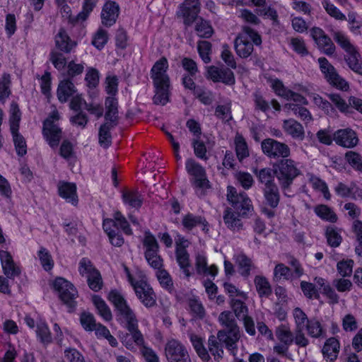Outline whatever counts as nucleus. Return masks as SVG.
Instances as JSON below:
<instances>
[{
    "label": "nucleus",
    "instance_id": "obj_1",
    "mask_svg": "<svg viewBox=\"0 0 362 362\" xmlns=\"http://www.w3.org/2000/svg\"><path fill=\"white\" fill-rule=\"evenodd\" d=\"M108 300L115 307L116 320L127 329V335L132 339H143V335L138 328L136 315L124 298L119 292L111 291Z\"/></svg>",
    "mask_w": 362,
    "mask_h": 362
},
{
    "label": "nucleus",
    "instance_id": "obj_2",
    "mask_svg": "<svg viewBox=\"0 0 362 362\" xmlns=\"http://www.w3.org/2000/svg\"><path fill=\"white\" fill-rule=\"evenodd\" d=\"M201 4L199 0H185L180 6L178 13L183 18L185 25L189 26L194 21L195 31L202 38H209L214 33L210 23L202 18H198Z\"/></svg>",
    "mask_w": 362,
    "mask_h": 362
},
{
    "label": "nucleus",
    "instance_id": "obj_3",
    "mask_svg": "<svg viewBox=\"0 0 362 362\" xmlns=\"http://www.w3.org/2000/svg\"><path fill=\"white\" fill-rule=\"evenodd\" d=\"M168 59L163 57L155 62L151 69V78L153 80L156 94L153 102L157 105H165L169 101L170 78L167 74Z\"/></svg>",
    "mask_w": 362,
    "mask_h": 362
},
{
    "label": "nucleus",
    "instance_id": "obj_4",
    "mask_svg": "<svg viewBox=\"0 0 362 362\" xmlns=\"http://www.w3.org/2000/svg\"><path fill=\"white\" fill-rule=\"evenodd\" d=\"M185 170L195 194L199 199H204L211 189L206 169L195 159L189 158L185 161Z\"/></svg>",
    "mask_w": 362,
    "mask_h": 362
},
{
    "label": "nucleus",
    "instance_id": "obj_5",
    "mask_svg": "<svg viewBox=\"0 0 362 362\" xmlns=\"http://www.w3.org/2000/svg\"><path fill=\"white\" fill-rule=\"evenodd\" d=\"M55 48L50 52L49 59L58 70H62L66 65L64 54H70L75 51L77 42L72 40L64 28H60L54 37Z\"/></svg>",
    "mask_w": 362,
    "mask_h": 362
},
{
    "label": "nucleus",
    "instance_id": "obj_6",
    "mask_svg": "<svg viewBox=\"0 0 362 362\" xmlns=\"http://www.w3.org/2000/svg\"><path fill=\"white\" fill-rule=\"evenodd\" d=\"M103 228L107 235L110 243L115 247H121L124 242L119 229L126 235L132 234L127 220L119 211L114 213L113 218L103 220Z\"/></svg>",
    "mask_w": 362,
    "mask_h": 362
},
{
    "label": "nucleus",
    "instance_id": "obj_7",
    "mask_svg": "<svg viewBox=\"0 0 362 362\" xmlns=\"http://www.w3.org/2000/svg\"><path fill=\"white\" fill-rule=\"evenodd\" d=\"M275 175L279 185L284 194L288 196V192L294 180L300 175V170L296 163L290 158L281 159L274 165Z\"/></svg>",
    "mask_w": 362,
    "mask_h": 362
},
{
    "label": "nucleus",
    "instance_id": "obj_8",
    "mask_svg": "<svg viewBox=\"0 0 362 362\" xmlns=\"http://www.w3.org/2000/svg\"><path fill=\"white\" fill-rule=\"evenodd\" d=\"M262 44L260 35L249 26H243L242 32L234 42L236 54L241 58H247L254 50V45Z\"/></svg>",
    "mask_w": 362,
    "mask_h": 362
},
{
    "label": "nucleus",
    "instance_id": "obj_9",
    "mask_svg": "<svg viewBox=\"0 0 362 362\" xmlns=\"http://www.w3.org/2000/svg\"><path fill=\"white\" fill-rule=\"evenodd\" d=\"M320 70L327 83L332 87L346 92L349 90V83L341 77L335 67L324 57L318 58Z\"/></svg>",
    "mask_w": 362,
    "mask_h": 362
},
{
    "label": "nucleus",
    "instance_id": "obj_10",
    "mask_svg": "<svg viewBox=\"0 0 362 362\" xmlns=\"http://www.w3.org/2000/svg\"><path fill=\"white\" fill-rule=\"evenodd\" d=\"M125 270L128 281L134 288L135 293L141 303L146 308H152L156 305V296L151 286L146 281H135L129 269L126 268Z\"/></svg>",
    "mask_w": 362,
    "mask_h": 362
},
{
    "label": "nucleus",
    "instance_id": "obj_11",
    "mask_svg": "<svg viewBox=\"0 0 362 362\" xmlns=\"http://www.w3.org/2000/svg\"><path fill=\"white\" fill-rule=\"evenodd\" d=\"M54 288L58 292L62 301L68 307L69 312H73L76 306L75 299L78 291L74 286L64 278H57L53 284Z\"/></svg>",
    "mask_w": 362,
    "mask_h": 362
},
{
    "label": "nucleus",
    "instance_id": "obj_12",
    "mask_svg": "<svg viewBox=\"0 0 362 362\" xmlns=\"http://www.w3.org/2000/svg\"><path fill=\"white\" fill-rule=\"evenodd\" d=\"M78 272L81 276L87 278L88 285L91 290L96 292L102 288L103 280L100 273L88 258L83 257L80 260Z\"/></svg>",
    "mask_w": 362,
    "mask_h": 362
},
{
    "label": "nucleus",
    "instance_id": "obj_13",
    "mask_svg": "<svg viewBox=\"0 0 362 362\" xmlns=\"http://www.w3.org/2000/svg\"><path fill=\"white\" fill-rule=\"evenodd\" d=\"M218 321L224 328L218 332V339H239L240 338V329L231 312L221 313Z\"/></svg>",
    "mask_w": 362,
    "mask_h": 362
},
{
    "label": "nucleus",
    "instance_id": "obj_14",
    "mask_svg": "<svg viewBox=\"0 0 362 362\" xmlns=\"http://www.w3.org/2000/svg\"><path fill=\"white\" fill-rule=\"evenodd\" d=\"M59 119V114L57 110L52 112L50 115L43 123V135L52 148L57 147L62 138V130L55 124Z\"/></svg>",
    "mask_w": 362,
    "mask_h": 362
},
{
    "label": "nucleus",
    "instance_id": "obj_15",
    "mask_svg": "<svg viewBox=\"0 0 362 362\" xmlns=\"http://www.w3.org/2000/svg\"><path fill=\"white\" fill-rule=\"evenodd\" d=\"M227 199L243 217L253 209L252 202L247 194L244 192L238 193L236 189L232 186L227 188Z\"/></svg>",
    "mask_w": 362,
    "mask_h": 362
},
{
    "label": "nucleus",
    "instance_id": "obj_16",
    "mask_svg": "<svg viewBox=\"0 0 362 362\" xmlns=\"http://www.w3.org/2000/svg\"><path fill=\"white\" fill-rule=\"evenodd\" d=\"M263 153L270 158H287L291 154L289 146L273 139H265L261 143Z\"/></svg>",
    "mask_w": 362,
    "mask_h": 362
},
{
    "label": "nucleus",
    "instance_id": "obj_17",
    "mask_svg": "<svg viewBox=\"0 0 362 362\" xmlns=\"http://www.w3.org/2000/svg\"><path fill=\"white\" fill-rule=\"evenodd\" d=\"M310 35L317 45L318 49L327 56H332L336 52V46L329 36L320 28L314 27Z\"/></svg>",
    "mask_w": 362,
    "mask_h": 362
},
{
    "label": "nucleus",
    "instance_id": "obj_18",
    "mask_svg": "<svg viewBox=\"0 0 362 362\" xmlns=\"http://www.w3.org/2000/svg\"><path fill=\"white\" fill-rule=\"evenodd\" d=\"M207 73L209 78L214 83L221 82L228 86H233L235 83V75L229 68L211 66Z\"/></svg>",
    "mask_w": 362,
    "mask_h": 362
},
{
    "label": "nucleus",
    "instance_id": "obj_19",
    "mask_svg": "<svg viewBox=\"0 0 362 362\" xmlns=\"http://www.w3.org/2000/svg\"><path fill=\"white\" fill-rule=\"evenodd\" d=\"M165 356L169 362H189L187 352L177 341H168Z\"/></svg>",
    "mask_w": 362,
    "mask_h": 362
},
{
    "label": "nucleus",
    "instance_id": "obj_20",
    "mask_svg": "<svg viewBox=\"0 0 362 362\" xmlns=\"http://www.w3.org/2000/svg\"><path fill=\"white\" fill-rule=\"evenodd\" d=\"M0 260L3 272L8 279H13L21 274V268L14 262L10 252L1 250Z\"/></svg>",
    "mask_w": 362,
    "mask_h": 362
},
{
    "label": "nucleus",
    "instance_id": "obj_21",
    "mask_svg": "<svg viewBox=\"0 0 362 362\" xmlns=\"http://www.w3.org/2000/svg\"><path fill=\"white\" fill-rule=\"evenodd\" d=\"M334 140L337 144L344 148H354L358 143L356 133L350 128L341 129L334 134Z\"/></svg>",
    "mask_w": 362,
    "mask_h": 362
},
{
    "label": "nucleus",
    "instance_id": "obj_22",
    "mask_svg": "<svg viewBox=\"0 0 362 362\" xmlns=\"http://www.w3.org/2000/svg\"><path fill=\"white\" fill-rule=\"evenodd\" d=\"M119 14V6L115 1H107L102 8L101 23L106 27L113 25Z\"/></svg>",
    "mask_w": 362,
    "mask_h": 362
},
{
    "label": "nucleus",
    "instance_id": "obj_23",
    "mask_svg": "<svg viewBox=\"0 0 362 362\" xmlns=\"http://www.w3.org/2000/svg\"><path fill=\"white\" fill-rule=\"evenodd\" d=\"M122 199L124 205L136 210L144 203V196L136 189L125 188L122 191Z\"/></svg>",
    "mask_w": 362,
    "mask_h": 362
},
{
    "label": "nucleus",
    "instance_id": "obj_24",
    "mask_svg": "<svg viewBox=\"0 0 362 362\" xmlns=\"http://www.w3.org/2000/svg\"><path fill=\"white\" fill-rule=\"evenodd\" d=\"M58 192L61 197L73 205L78 204V199L76 193V185L74 183L60 181L57 185Z\"/></svg>",
    "mask_w": 362,
    "mask_h": 362
},
{
    "label": "nucleus",
    "instance_id": "obj_25",
    "mask_svg": "<svg viewBox=\"0 0 362 362\" xmlns=\"http://www.w3.org/2000/svg\"><path fill=\"white\" fill-rule=\"evenodd\" d=\"M282 127L284 132L293 139L302 141L305 139V130L303 125L293 119H285Z\"/></svg>",
    "mask_w": 362,
    "mask_h": 362
},
{
    "label": "nucleus",
    "instance_id": "obj_26",
    "mask_svg": "<svg viewBox=\"0 0 362 362\" xmlns=\"http://www.w3.org/2000/svg\"><path fill=\"white\" fill-rule=\"evenodd\" d=\"M182 225L185 230L190 231L194 228L202 226V230L208 231V222L204 216L194 215L192 213H187L183 216Z\"/></svg>",
    "mask_w": 362,
    "mask_h": 362
},
{
    "label": "nucleus",
    "instance_id": "obj_27",
    "mask_svg": "<svg viewBox=\"0 0 362 362\" xmlns=\"http://www.w3.org/2000/svg\"><path fill=\"white\" fill-rule=\"evenodd\" d=\"M241 214L233 211L227 207L223 212V221L228 229L233 232H238L243 229V223L240 216Z\"/></svg>",
    "mask_w": 362,
    "mask_h": 362
},
{
    "label": "nucleus",
    "instance_id": "obj_28",
    "mask_svg": "<svg viewBox=\"0 0 362 362\" xmlns=\"http://www.w3.org/2000/svg\"><path fill=\"white\" fill-rule=\"evenodd\" d=\"M105 115L106 122L117 124L118 123V101L115 97L108 96L105 99Z\"/></svg>",
    "mask_w": 362,
    "mask_h": 362
},
{
    "label": "nucleus",
    "instance_id": "obj_29",
    "mask_svg": "<svg viewBox=\"0 0 362 362\" xmlns=\"http://www.w3.org/2000/svg\"><path fill=\"white\" fill-rule=\"evenodd\" d=\"M76 88L70 79L62 81L57 88V98L61 103H66L74 95Z\"/></svg>",
    "mask_w": 362,
    "mask_h": 362
},
{
    "label": "nucleus",
    "instance_id": "obj_30",
    "mask_svg": "<svg viewBox=\"0 0 362 362\" xmlns=\"http://www.w3.org/2000/svg\"><path fill=\"white\" fill-rule=\"evenodd\" d=\"M195 267L197 273L200 275H210L214 277L218 274V267L215 264L208 267L206 257L202 255L196 256Z\"/></svg>",
    "mask_w": 362,
    "mask_h": 362
},
{
    "label": "nucleus",
    "instance_id": "obj_31",
    "mask_svg": "<svg viewBox=\"0 0 362 362\" xmlns=\"http://www.w3.org/2000/svg\"><path fill=\"white\" fill-rule=\"evenodd\" d=\"M351 51L346 52L345 60L349 67L354 72L362 74V63L361 62V54L356 47H354Z\"/></svg>",
    "mask_w": 362,
    "mask_h": 362
},
{
    "label": "nucleus",
    "instance_id": "obj_32",
    "mask_svg": "<svg viewBox=\"0 0 362 362\" xmlns=\"http://www.w3.org/2000/svg\"><path fill=\"white\" fill-rule=\"evenodd\" d=\"M258 181L264 185L263 188H269L276 186L274 182L275 168L274 170L269 168H265L256 173Z\"/></svg>",
    "mask_w": 362,
    "mask_h": 362
},
{
    "label": "nucleus",
    "instance_id": "obj_33",
    "mask_svg": "<svg viewBox=\"0 0 362 362\" xmlns=\"http://www.w3.org/2000/svg\"><path fill=\"white\" fill-rule=\"evenodd\" d=\"M257 292L260 298H269L272 289L267 279L263 276H256L254 280Z\"/></svg>",
    "mask_w": 362,
    "mask_h": 362
},
{
    "label": "nucleus",
    "instance_id": "obj_34",
    "mask_svg": "<svg viewBox=\"0 0 362 362\" xmlns=\"http://www.w3.org/2000/svg\"><path fill=\"white\" fill-rule=\"evenodd\" d=\"M235 262L238 264L239 273L244 277L250 276L251 270L255 268L252 260L244 253L236 256Z\"/></svg>",
    "mask_w": 362,
    "mask_h": 362
},
{
    "label": "nucleus",
    "instance_id": "obj_35",
    "mask_svg": "<svg viewBox=\"0 0 362 362\" xmlns=\"http://www.w3.org/2000/svg\"><path fill=\"white\" fill-rule=\"evenodd\" d=\"M332 36L336 43L345 52L351 51L356 47L350 40L349 36L341 30H332Z\"/></svg>",
    "mask_w": 362,
    "mask_h": 362
},
{
    "label": "nucleus",
    "instance_id": "obj_36",
    "mask_svg": "<svg viewBox=\"0 0 362 362\" xmlns=\"http://www.w3.org/2000/svg\"><path fill=\"white\" fill-rule=\"evenodd\" d=\"M314 211L316 215L320 217L322 220L330 222L336 223L338 217L335 212L327 205L319 204L314 209Z\"/></svg>",
    "mask_w": 362,
    "mask_h": 362
},
{
    "label": "nucleus",
    "instance_id": "obj_37",
    "mask_svg": "<svg viewBox=\"0 0 362 362\" xmlns=\"http://www.w3.org/2000/svg\"><path fill=\"white\" fill-rule=\"evenodd\" d=\"M263 193L266 204L272 209L276 208L280 202V194L277 185L269 188H263Z\"/></svg>",
    "mask_w": 362,
    "mask_h": 362
},
{
    "label": "nucleus",
    "instance_id": "obj_38",
    "mask_svg": "<svg viewBox=\"0 0 362 362\" xmlns=\"http://www.w3.org/2000/svg\"><path fill=\"white\" fill-rule=\"evenodd\" d=\"M325 237L327 244L332 247H337L342 241L341 230L334 226L326 228Z\"/></svg>",
    "mask_w": 362,
    "mask_h": 362
},
{
    "label": "nucleus",
    "instance_id": "obj_39",
    "mask_svg": "<svg viewBox=\"0 0 362 362\" xmlns=\"http://www.w3.org/2000/svg\"><path fill=\"white\" fill-rule=\"evenodd\" d=\"M93 302L95 306L98 313L105 321H110L112 319V312L106 303L98 296L93 297Z\"/></svg>",
    "mask_w": 362,
    "mask_h": 362
},
{
    "label": "nucleus",
    "instance_id": "obj_40",
    "mask_svg": "<svg viewBox=\"0 0 362 362\" xmlns=\"http://www.w3.org/2000/svg\"><path fill=\"white\" fill-rule=\"evenodd\" d=\"M117 124H113L106 122L102 124L99 129V143L101 146L105 148H107L111 144V134L110 130L117 126Z\"/></svg>",
    "mask_w": 362,
    "mask_h": 362
},
{
    "label": "nucleus",
    "instance_id": "obj_41",
    "mask_svg": "<svg viewBox=\"0 0 362 362\" xmlns=\"http://www.w3.org/2000/svg\"><path fill=\"white\" fill-rule=\"evenodd\" d=\"M126 344L125 346H131L133 343L136 344L139 348V350L141 353L142 354L143 356L145 358L146 361L147 362H158V358L156 356V354L154 353V351L146 346L144 344V341H125Z\"/></svg>",
    "mask_w": 362,
    "mask_h": 362
},
{
    "label": "nucleus",
    "instance_id": "obj_42",
    "mask_svg": "<svg viewBox=\"0 0 362 362\" xmlns=\"http://www.w3.org/2000/svg\"><path fill=\"white\" fill-rule=\"evenodd\" d=\"M339 346V341H326L322 348L324 357L330 361H334L337 357Z\"/></svg>",
    "mask_w": 362,
    "mask_h": 362
},
{
    "label": "nucleus",
    "instance_id": "obj_43",
    "mask_svg": "<svg viewBox=\"0 0 362 362\" xmlns=\"http://www.w3.org/2000/svg\"><path fill=\"white\" fill-rule=\"evenodd\" d=\"M192 146L195 156L202 160L206 161L209 156L207 155V148L204 142L198 138L192 140Z\"/></svg>",
    "mask_w": 362,
    "mask_h": 362
},
{
    "label": "nucleus",
    "instance_id": "obj_44",
    "mask_svg": "<svg viewBox=\"0 0 362 362\" xmlns=\"http://www.w3.org/2000/svg\"><path fill=\"white\" fill-rule=\"evenodd\" d=\"M322 5L327 13L337 21H346V16L330 0H322Z\"/></svg>",
    "mask_w": 362,
    "mask_h": 362
},
{
    "label": "nucleus",
    "instance_id": "obj_45",
    "mask_svg": "<svg viewBox=\"0 0 362 362\" xmlns=\"http://www.w3.org/2000/svg\"><path fill=\"white\" fill-rule=\"evenodd\" d=\"M235 152L238 159L242 162L249 156L247 144L242 136H236L235 139Z\"/></svg>",
    "mask_w": 362,
    "mask_h": 362
},
{
    "label": "nucleus",
    "instance_id": "obj_46",
    "mask_svg": "<svg viewBox=\"0 0 362 362\" xmlns=\"http://www.w3.org/2000/svg\"><path fill=\"white\" fill-rule=\"evenodd\" d=\"M40 264L45 271H50L54 267V260L50 252L45 247H41L37 252Z\"/></svg>",
    "mask_w": 362,
    "mask_h": 362
},
{
    "label": "nucleus",
    "instance_id": "obj_47",
    "mask_svg": "<svg viewBox=\"0 0 362 362\" xmlns=\"http://www.w3.org/2000/svg\"><path fill=\"white\" fill-rule=\"evenodd\" d=\"M156 276L162 288L169 292H172L174 290L173 279L165 269H160L158 270Z\"/></svg>",
    "mask_w": 362,
    "mask_h": 362
},
{
    "label": "nucleus",
    "instance_id": "obj_48",
    "mask_svg": "<svg viewBox=\"0 0 362 362\" xmlns=\"http://www.w3.org/2000/svg\"><path fill=\"white\" fill-rule=\"evenodd\" d=\"M293 315L297 330L299 333H301L310 320H308L306 314L300 308H294Z\"/></svg>",
    "mask_w": 362,
    "mask_h": 362
},
{
    "label": "nucleus",
    "instance_id": "obj_49",
    "mask_svg": "<svg viewBox=\"0 0 362 362\" xmlns=\"http://www.w3.org/2000/svg\"><path fill=\"white\" fill-rule=\"evenodd\" d=\"M274 278L279 281L281 279L293 281L291 269L282 263L276 265L274 269Z\"/></svg>",
    "mask_w": 362,
    "mask_h": 362
},
{
    "label": "nucleus",
    "instance_id": "obj_50",
    "mask_svg": "<svg viewBox=\"0 0 362 362\" xmlns=\"http://www.w3.org/2000/svg\"><path fill=\"white\" fill-rule=\"evenodd\" d=\"M145 253L158 252L159 245L155 236L150 232H146L143 241Z\"/></svg>",
    "mask_w": 362,
    "mask_h": 362
},
{
    "label": "nucleus",
    "instance_id": "obj_51",
    "mask_svg": "<svg viewBox=\"0 0 362 362\" xmlns=\"http://www.w3.org/2000/svg\"><path fill=\"white\" fill-rule=\"evenodd\" d=\"M11 77L8 74H4L0 79V101L4 102L11 94Z\"/></svg>",
    "mask_w": 362,
    "mask_h": 362
},
{
    "label": "nucleus",
    "instance_id": "obj_52",
    "mask_svg": "<svg viewBox=\"0 0 362 362\" xmlns=\"http://www.w3.org/2000/svg\"><path fill=\"white\" fill-rule=\"evenodd\" d=\"M329 99L335 105V107L343 113L350 112L349 103L346 100L338 93H330L328 95Z\"/></svg>",
    "mask_w": 362,
    "mask_h": 362
},
{
    "label": "nucleus",
    "instance_id": "obj_53",
    "mask_svg": "<svg viewBox=\"0 0 362 362\" xmlns=\"http://www.w3.org/2000/svg\"><path fill=\"white\" fill-rule=\"evenodd\" d=\"M107 32L103 28H99L93 37L92 45L98 49H102L107 42Z\"/></svg>",
    "mask_w": 362,
    "mask_h": 362
},
{
    "label": "nucleus",
    "instance_id": "obj_54",
    "mask_svg": "<svg viewBox=\"0 0 362 362\" xmlns=\"http://www.w3.org/2000/svg\"><path fill=\"white\" fill-rule=\"evenodd\" d=\"M347 163L355 170L362 172V157L355 151H348L345 154Z\"/></svg>",
    "mask_w": 362,
    "mask_h": 362
},
{
    "label": "nucleus",
    "instance_id": "obj_55",
    "mask_svg": "<svg viewBox=\"0 0 362 362\" xmlns=\"http://www.w3.org/2000/svg\"><path fill=\"white\" fill-rule=\"evenodd\" d=\"M199 54L205 64L211 62V44L208 41H199L197 45Z\"/></svg>",
    "mask_w": 362,
    "mask_h": 362
},
{
    "label": "nucleus",
    "instance_id": "obj_56",
    "mask_svg": "<svg viewBox=\"0 0 362 362\" xmlns=\"http://www.w3.org/2000/svg\"><path fill=\"white\" fill-rule=\"evenodd\" d=\"M290 109L296 116L298 117L305 122H310L313 119V117L310 111L303 106L298 105H290Z\"/></svg>",
    "mask_w": 362,
    "mask_h": 362
},
{
    "label": "nucleus",
    "instance_id": "obj_57",
    "mask_svg": "<svg viewBox=\"0 0 362 362\" xmlns=\"http://www.w3.org/2000/svg\"><path fill=\"white\" fill-rule=\"evenodd\" d=\"M97 4V0H83L82 11L78 14L77 20L83 21L86 20L93 11Z\"/></svg>",
    "mask_w": 362,
    "mask_h": 362
},
{
    "label": "nucleus",
    "instance_id": "obj_58",
    "mask_svg": "<svg viewBox=\"0 0 362 362\" xmlns=\"http://www.w3.org/2000/svg\"><path fill=\"white\" fill-rule=\"evenodd\" d=\"M235 178L245 189H249L254 184L253 177L249 173L237 172L235 174Z\"/></svg>",
    "mask_w": 362,
    "mask_h": 362
},
{
    "label": "nucleus",
    "instance_id": "obj_59",
    "mask_svg": "<svg viewBox=\"0 0 362 362\" xmlns=\"http://www.w3.org/2000/svg\"><path fill=\"white\" fill-rule=\"evenodd\" d=\"M300 288L303 294L310 299H318L320 294L315 287V286L310 282L302 281L300 282Z\"/></svg>",
    "mask_w": 362,
    "mask_h": 362
},
{
    "label": "nucleus",
    "instance_id": "obj_60",
    "mask_svg": "<svg viewBox=\"0 0 362 362\" xmlns=\"http://www.w3.org/2000/svg\"><path fill=\"white\" fill-rule=\"evenodd\" d=\"M305 329L308 331V334L311 337L318 338L322 337L323 329L321 324L317 320H310Z\"/></svg>",
    "mask_w": 362,
    "mask_h": 362
},
{
    "label": "nucleus",
    "instance_id": "obj_61",
    "mask_svg": "<svg viewBox=\"0 0 362 362\" xmlns=\"http://www.w3.org/2000/svg\"><path fill=\"white\" fill-rule=\"evenodd\" d=\"M194 94L202 103L206 105L212 104L214 101V95L211 91L198 88L194 90Z\"/></svg>",
    "mask_w": 362,
    "mask_h": 362
},
{
    "label": "nucleus",
    "instance_id": "obj_62",
    "mask_svg": "<svg viewBox=\"0 0 362 362\" xmlns=\"http://www.w3.org/2000/svg\"><path fill=\"white\" fill-rule=\"evenodd\" d=\"M118 83V78L116 76H107L106 77L105 91L110 96L115 97L117 93Z\"/></svg>",
    "mask_w": 362,
    "mask_h": 362
},
{
    "label": "nucleus",
    "instance_id": "obj_63",
    "mask_svg": "<svg viewBox=\"0 0 362 362\" xmlns=\"http://www.w3.org/2000/svg\"><path fill=\"white\" fill-rule=\"evenodd\" d=\"M85 80L90 88H95L99 83V72L95 69L90 67L87 69Z\"/></svg>",
    "mask_w": 362,
    "mask_h": 362
},
{
    "label": "nucleus",
    "instance_id": "obj_64",
    "mask_svg": "<svg viewBox=\"0 0 362 362\" xmlns=\"http://www.w3.org/2000/svg\"><path fill=\"white\" fill-rule=\"evenodd\" d=\"M181 64L184 70L186 71L185 74L196 76L199 73V69L197 63L189 57H184L181 61Z\"/></svg>",
    "mask_w": 362,
    "mask_h": 362
}]
</instances>
